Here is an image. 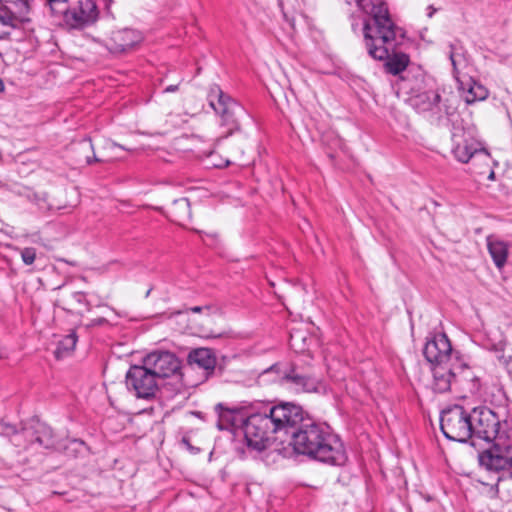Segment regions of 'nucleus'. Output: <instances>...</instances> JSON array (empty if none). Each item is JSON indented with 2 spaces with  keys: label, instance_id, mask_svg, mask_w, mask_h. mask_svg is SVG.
<instances>
[{
  "label": "nucleus",
  "instance_id": "obj_1",
  "mask_svg": "<svg viewBox=\"0 0 512 512\" xmlns=\"http://www.w3.org/2000/svg\"><path fill=\"white\" fill-rule=\"evenodd\" d=\"M291 434V445L298 454L333 466L345 464L347 455L344 445L326 424L309 417Z\"/></svg>",
  "mask_w": 512,
  "mask_h": 512
},
{
  "label": "nucleus",
  "instance_id": "obj_2",
  "mask_svg": "<svg viewBox=\"0 0 512 512\" xmlns=\"http://www.w3.org/2000/svg\"><path fill=\"white\" fill-rule=\"evenodd\" d=\"M371 15V19L364 23V39L369 55L376 60H387L386 68L387 71L393 75H398L404 72L409 64V56L404 53L396 52V47L400 44L404 37L403 30L397 27L389 16L388 9L386 8V18L390 21L391 27L389 30L393 32V35H388V41L382 39L385 36V32L372 31L370 36H366V27H375V11L368 13ZM382 30V28L380 29Z\"/></svg>",
  "mask_w": 512,
  "mask_h": 512
},
{
  "label": "nucleus",
  "instance_id": "obj_3",
  "mask_svg": "<svg viewBox=\"0 0 512 512\" xmlns=\"http://www.w3.org/2000/svg\"><path fill=\"white\" fill-rule=\"evenodd\" d=\"M399 90L408 95V104L418 113L429 114L440 119L450 115V107L441 103V96L432 79L421 72H406L398 82Z\"/></svg>",
  "mask_w": 512,
  "mask_h": 512
},
{
  "label": "nucleus",
  "instance_id": "obj_4",
  "mask_svg": "<svg viewBox=\"0 0 512 512\" xmlns=\"http://www.w3.org/2000/svg\"><path fill=\"white\" fill-rule=\"evenodd\" d=\"M433 389L438 393H445L452 387L468 390L471 393L478 391L479 380L473 375L471 369L458 362L447 365L433 366Z\"/></svg>",
  "mask_w": 512,
  "mask_h": 512
},
{
  "label": "nucleus",
  "instance_id": "obj_5",
  "mask_svg": "<svg viewBox=\"0 0 512 512\" xmlns=\"http://www.w3.org/2000/svg\"><path fill=\"white\" fill-rule=\"evenodd\" d=\"M511 432L501 434L492 446L479 454V464L488 471L499 474L498 483L506 478L512 479V441Z\"/></svg>",
  "mask_w": 512,
  "mask_h": 512
},
{
  "label": "nucleus",
  "instance_id": "obj_6",
  "mask_svg": "<svg viewBox=\"0 0 512 512\" xmlns=\"http://www.w3.org/2000/svg\"><path fill=\"white\" fill-rule=\"evenodd\" d=\"M451 152L455 159L461 163L472 162V166L491 162L489 152L481 146V143L473 136L470 130L461 126H453L451 135Z\"/></svg>",
  "mask_w": 512,
  "mask_h": 512
},
{
  "label": "nucleus",
  "instance_id": "obj_7",
  "mask_svg": "<svg viewBox=\"0 0 512 512\" xmlns=\"http://www.w3.org/2000/svg\"><path fill=\"white\" fill-rule=\"evenodd\" d=\"M274 372L278 379L289 385L297 392H319L322 386L321 381L310 373V368L302 366L297 362L289 364L276 363L264 370V374Z\"/></svg>",
  "mask_w": 512,
  "mask_h": 512
},
{
  "label": "nucleus",
  "instance_id": "obj_8",
  "mask_svg": "<svg viewBox=\"0 0 512 512\" xmlns=\"http://www.w3.org/2000/svg\"><path fill=\"white\" fill-rule=\"evenodd\" d=\"M440 428L447 439L466 442L473 438L472 410L461 405L447 407L441 412Z\"/></svg>",
  "mask_w": 512,
  "mask_h": 512
},
{
  "label": "nucleus",
  "instance_id": "obj_9",
  "mask_svg": "<svg viewBox=\"0 0 512 512\" xmlns=\"http://www.w3.org/2000/svg\"><path fill=\"white\" fill-rule=\"evenodd\" d=\"M473 438L486 442H494L501 434H507V423L501 422L499 417L487 407L472 409Z\"/></svg>",
  "mask_w": 512,
  "mask_h": 512
},
{
  "label": "nucleus",
  "instance_id": "obj_10",
  "mask_svg": "<svg viewBox=\"0 0 512 512\" xmlns=\"http://www.w3.org/2000/svg\"><path fill=\"white\" fill-rule=\"evenodd\" d=\"M208 101L213 110L221 117L222 125L228 127V134L239 129L238 118L244 114L242 106L225 94L217 85L210 88Z\"/></svg>",
  "mask_w": 512,
  "mask_h": 512
},
{
  "label": "nucleus",
  "instance_id": "obj_11",
  "mask_svg": "<svg viewBox=\"0 0 512 512\" xmlns=\"http://www.w3.org/2000/svg\"><path fill=\"white\" fill-rule=\"evenodd\" d=\"M158 378L142 362V365H133L126 373V387L129 392L139 399L151 400L159 389Z\"/></svg>",
  "mask_w": 512,
  "mask_h": 512
},
{
  "label": "nucleus",
  "instance_id": "obj_12",
  "mask_svg": "<svg viewBox=\"0 0 512 512\" xmlns=\"http://www.w3.org/2000/svg\"><path fill=\"white\" fill-rule=\"evenodd\" d=\"M243 430L247 445L258 451L264 450L271 436L277 433L268 413L250 415L243 423Z\"/></svg>",
  "mask_w": 512,
  "mask_h": 512
},
{
  "label": "nucleus",
  "instance_id": "obj_13",
  "mask_svg": "<svg viewBox=\"0 0 512 512\" xmlns=\"http://www.w3.org/2000/svg\"><path fill=\"white\" fill-rule=\"evenodd\" d=\"M268 414L275 426L276 432L285 431L286 433L290 429L293 431L297 430L299 426H302L306 418H309L301 406L290 402L271 407Z\"/></svg>",
  "mask_w": 512,
  "mask_h": 512
},
{
  "label": "nucleus",
  "instance_id": "obj_14",
  "mask_svg": "<svg viewBox=\"0 0 512 512\" xmlns=\"http://www.w3.org/2000/svg\"><path fill=\"white\" fill-rule=\"evenodd\" d=\"M99 10L95 0H75L66 12V23L72 28H82L98 19Z\"/></svg>",
  "mask_w": 512,
  "mask_h": 512
},
{
  "label": "nucleus",
  "instance_id": "obj_15",
  "mask_svg": "<svg viewBox=\"0 0 512 512\" xmlns=\"http://www.w3.org/2000/svg\"><path fill=\"white\" fill-rule=\"evenodd\" d=\"M423 354L432 366L450 364L449 362L452 359V346L446 334L437 333L431 338H428L423 349Z\"/></svg>",
  "mask_w": 512,
  "mask_h": 512
},
{
  "label": "nucleus",
  "instance_id": "obj_16",
  "mask_svg": "<svg viewBox=\"0 0 512 512\" xmlns=\"http://www.w3.org/2000/svg\"><path fill=\"white\" fill-rule=\"evenodd\" d=\"M158 378H167L175 374L180 368V362L174 353L169 351H154L143 358L142 361Z\"/></svg>",
  "mask_w": 512,
  "mask_h": 512
},
{
  "label": "nucleus",
  "instance_id": "obj_17",
  "mask_svg": "<svg viewBox=\"0 0 512 512\" xmlns=\"http://www.w3.org/2000/svg\"><path fill=\"white\" fill-rule=\"evenodd\" d=\"M143 40L141 32L124 28L113 31L105 40V47L111 54H123L132 51Z\"/></svg>",
  "mask_w": 512,
  "mask_h": 512
},
{
  "label": "nucleus",
  "instance_id": "obj_18",
  "mask_svg": "<svg viewBox=\"0 0 512 512\" xmlns=\"http://www.w3.org/2000/svg\"><path fill=\"white\" fill-rule=\"evenodd\" d=\"M347 4L352 5L355 4L360 10L365 13H370L375 11V24L376 28L367 26L366 27V36H370L372 31L381 32L384 31L386 34L382 36V39L388 41L389 36L393 35V32L389 30L391 27L390 21L386 18V6L383 3L376 4L374 0H344Z\"/></svg>",
  "mask_w": 512,
  "mask_h": 512
},
{
  "label": "nucleus",
  "instance_id": "obj_19",
  "mask_svg": "<svg viewBox=\"0 0 512 512\" xmlns=\"http://www.w3.org/2000/svg\"><path fill=\"white\" fill-rule=\"evenodd\" d=\"M31 8L28 0H13L0 7V22L12 28L29 23Z\"/></svg>",
  "mask_w": 512,
  "mask_h": 512
},
{
  "label": "nucleus",
  "instance_id": "obj_20",
  "mask_svg": "<svg viewBox=\"0 0 512 512\" xmlns=\"http://www.w3.org/2000/svg\"><path fill=\"white\" fill-rule=\"evenodd\" d=\"M218 414L217 427L219 430H231L243 425L245 419L239 409L225 407L222 403L216 405Z\"/></svg>",
  "mask_w": 512,
  "mask_h": 512
},
{
  "label": "nucleus",
  "instance_id": "obj_21",
  "mask_svg": "<svg viewBox=\"0 0 512 512\" xmlns=\"http://www.w3.org/2000/svg\"><path fill=\"white\" fill-rule=\"evenodd\" d=\"M188 361L206 371H213L216 365V357L209 348L194 349L189 353Z\"/></svg>",
  "mask_w": 512,
  "mask_h": 512
},
{
  "label": "nucleus",
  "instance_id": "obj_22",
  "mask_svg": "<svg viewBox=\"0 0 512 512\" xmlns=\"http://www.w3.org/2000/svg\"><path fill=\"white\" fill-rule=\"evenodd\" d=\"M30 432L33 433V431ZM34 434H36V443L40 446L46 449H61V445L55 440L53 431L47 424L36 420Z\"/></svg>",
  "mask_w": 512,
  "mask_h": 512
},
{
  "label": "nucleus",
  "instance_id": "obj_23",
  "mask_svg": "<svg viewBox=\"0 0 512 512\" xmlns=\"http://www.w3.org/2000/svg\"><path fill=\"white\" fill-rule=\"evenodd\" d=\"M168 216L171 221L182 224L191 216L190 202L187 198H179L173 201L168 210Z\"/></svg>",
  "mask_w": 512,
  "mask_h": 512
},
{
  "label": "nucleus",
  "instance_id": "obj_24",
  "mask_svg": "<svg viewBox=\"0 0 512 512\" xmlns=\"http://www.w3.org/2000/svg\"><path fill=\"white\" fill-rule=\"evenodd\" d=\"M488 251L498 268L504 266L508 256V246L504 241L498 240L493 237L487 238Z\"/></svg>",
  "mask_w": 512,
  "mask_h": 512
},
{
  "label": "nucleus",
  "instance_id": "obj_25",
  "mask_svg": "<svg viewBox=\"0 0 512 512\" xmlns=\"http://www.w3.org/2000/svg\"><path fill=\"white\" fill-rule=\"evenodd\" d=\"M449 58L453 66L454 77L459 80V75L468 67V58L461 47L450 44Z\"/></svg>",
  "mask_w": 512,
  "mask_h": 512
},
{
  "label": "nucleus",
  "instance_id": "obj_26",
  "mask_svg": "<svg viewBox=\"0 0 512 512\" xmlns=\"http://www.w3.org/2000/svg\"><path fill=\"white\" fill-rule=\"evenodd\" d=\"M77 336L75 333L66 335L63 339L58 342L57 348L54 352L57 359H61L70 354L76 346Z\"/></svg>",
  "mask_w": 512,
  "mask_h": 512
},
{
  "label": "nucleus",
  "instance_id": "obj_27",
  "mask_svg": "<svg viewBox=\"0 0 512 512\" xmlns=\"http://www.w3.org/2000/svg\"><path fill=\"white\" fill-rule=\"evenodd\" d=\"M488 96V90L480 83L473 82L472 85H470L467 96H466V102L467 103H473L475 101H481L486 99Z\"/></svg>",
  "mask_w": 512,
  "mask_h": 512
},
{
  "label": "nucleus",
  "instance_id": "obj_28",
  "mask_svg": "<svg viewBox=\"0 0 512 512\" xmlns=\"http://www.w3.org/2000/svg\"><path fill=\"white\" fill-rule=\"evenodd\" d=\"M67 0H47V3L50 6L51 11L57 15H63L64 20L66 21V12L69 10V6L67 5Z\"/></svg>",
  "mask_w": 512,
  "mask_h": 512
},
{
  "label": "nucleus",
  "instance_id": "obj_29",
  "mask_svg": "<svg viewBox=\"0 0 512 512\" xmlns=\"http://www.w3.org/2000/svg\"><path fill=\"white\" fill-rule=\"evenodd\" d=\"M35 421L36 420H32L31 422L26 424L19 434V436L23 437L28 444L36 443V434L30 432H34L35 430Z\"/></svg>",
  "mask_w": 512,
  "mask_h": 512
},
{
  "label": "nucleus",
  "instance_id": "obj_30",
  "mask_svg": "<svg viewBox=\"0 0 512 512\" xmlns=\"http://www.w3.org/2000/svg\"><path fill=\"white\" fill-rule=\"evenodd\" d=\"M20 255L25 265H32L36 259V249L33 247H25L20 250Z\"/></svg>",
  "mask_w": 512,
  "mask_h": 512
},
{
  "label": "nucleus",
  "instance_id": "obj_31",
  "mask_svg": "<svg viewBox=\"0 0 512 512\" xmlns=\"http://www.w3.org/2000/svg\"><path fill=\"white\" fill-rule=\"evenodd\" d=\"M80 145L82 148H89L90 150L93 151V156L90 157V156H86V163L87 164H92L93 162H104L106 161V159L104 158H101V157H98L95 153H94V147L91 143V140L90 139H84L80 142Z\"/></svg>",
  "mask_w": 512,
  "mask_h": 512
},
{
  "label": "nucleus",
  "instance_id": "obj_32",
  "mask_svg": "<svg viewBox=\"0 0 512 512\" xmlns=\"http://www.w3.org/2000/svg\"><path fill=\"white\" fill-rule=\"evenodd\" d=\"M475 167V172L477 174H480V175H483V174H486L488 173V179L489 180H493L494 177H495V173L494 171L490 168V163L488 164V166L484 165V164H477Z\"/></svg>",
  "mask_w": 512,
  "mask_h": 512
},
{
  "label": "nucleus",
  "instance_id": "obj_33",
  "mask_svg": "<svg viewBox=\"0 0 512 512\" xmlns=\"http://www.w3.org/2000/svg\"><path fill=\"white\" fill-rule=\"evenodd\" d=\"M72 297L77 303L84 304L88 311L91 310V308H92L91 303L86 299V294L84 292H80V291L74 292Z\"/></svg>",
  "mask_w": 512,
  "mask_h": 512
},
{
  "label": "nucleus",
  "instance_id": "obj_34",
  "mask_svg": "<svg viewBox=\"0 0 512 512\" xmlns=\"http://www.w3.org/2000/svg\"><path fill=\"white\" fill-rule=\"evenodd\" d=\"M503 363L510 375H512V348L503 355Z\"/></svg>",
  "mask_w": 512,
  "mask_h": 512
},
{
  "label": "nucleus",
  "instance_id": "obj_35",
  "mask_svg": "<svg viewBox=\"0 0 512 512\" xmlns=\"http://www.w3.org/2000/svg\"><path fill=\"white\" fill-rule=\"evenodd\" d=\"M211 309H212L211 306H194V307H191L189 310L194 313H200V312H204V311L209 313L211 311Z\"/></svg>",
  "mask_w": 512,
  "mask_h": 512
},
{
  "label": "nucleus",
  "instance_id": "obj_36",
  "mask_svg": "<svg viewBox=\"0 0 512 512\" xmlns=\"http://www.w3.org/2000/svg\"><path fill=\"white\" fill-rule=\"evenodd\" d=\"M183 80V78H180L179 82L177 84L169 85L164 89V93H172L176 92L179 88V83Z\"/></svg>",
  "mask_w": 512,
  "mask_h": 512
},
{
  "label": "nucleus",
  "instance_id": "obj_37",
  "mask_svg": "<svg viewBox=\"0 0 512 512\" xmlns=\"http://www.w3.org/2000/svg\"><path fill=\"white\" fill-rule=\"evenodd\" d=\"M231 162L228 160V159H225V160H222L220 162H213V165L216 166V167H226L230 164Z\"/></svg>",
  "mask_w": 512,
  "mask_h": 512
},
{
  "label": "nucleus",
  "instance_id": "obj_38",
  "mask_svg": "<svg viewBox=\"0 0 512 512\" xmlns=\"http://www.w3.org/2000/svg\"><path fill=\"white\" fill-rule=\"evenodd\" d=\"M7 356V352L5 348L0 344V358H5Z\"/></svg>",
  "mask_w": 512,
  "mask_h": 512
},
{
  "label": "nucleus",
  "instance_id": "obj_39",
  "mask_svg": "<svg viewBox=\"0 0 512 512\" xmlns=\"http://www.w3.org/2000/svg\"><path fill=\"white\" fill-rule=\"evenodd\" d=\"M10 35L9 32H5V31H0V40H3V39H6L8 38Z\"/></svg>",
  "mask_w": 512,
  "mask_h": 512
},
{
  "label": "nucleus",
  "instance_id": "obj_40",
  "mask_svg": "<svg viewBox=\"0 0 512 512\" xmlns=\"http://www.w3.org/2000/svg\"><path fill=\"white\" fill-rule=\"evenodd\" d=\"M6 428H7L6 433H8V434L9 433H16V429H15L14 426L9 425Z\"/></svg>",
  "mask_w": 512,
  "mask_h": 512
},
{
  "label": "nucleus",
  "instance_id": "obj_41",
  "mask_svg": "<svg viewBox=\"0 0 512 512\" xmlns=\"http://www.w3.org/2000/svg\"><path fill=\"white\" fill-rule=\"evenodd\" d=\"M429 13H428V16L429 17H432V15L434 14V12L436 11L432 6H429Z\"/></svg>",
  "mask_w": 512,
  "mask_h": 512
},
{
  "label": "nucleus",
  "instance_id": "obj_42",
  "mask_svg": "<svg viewBox=\"0 0 512 512\" xmlns=\"http://www.w3.org/2000/svg\"><path fill=\"white\" fill-rule=\"evenodd\" d=\"M5 89V85L2 79H0V92H3Z\"/></svg>",
  "mask_w": 512,
  "mask_h": 512
},
{
  "label": "nucleus",
  "instance_id": "obj_43",
  "mask_svg": "<svg viewBox=\"0 0 512 512\" xmlns=\"http://www.w3.org/2000/svg\"><path fill=\"white\" fill-rule=\"evenodd\" d=\"M175 315L178 316V317H185L186 316V314L184 312H182V311L176 312Z\"/></svg>",
  "mask_w": 512,
  "mask_h": 512
},
{
  "label": "nucleus",
  "instance_id": "obj_44",
  "mask_svg": "<svg viewBox=\"0 0 512 512\" xmlns=\"http://www.w3.org/2000/svg\"><path fill=\"white\" fill-rule=\"evenodd\" d=\"M110 147H111V148H114V147H118V146H117L115 143H111V144H110ZM119 147H120V148H122L121 146H119Z\"/></svg>",
  "mask_w": 512,
  "mask_h": 512
},
{
  "label": "nucleus",
  "instance_id": "obj_45",
  "mask_svg": "<svg viewBox=\"0 0 512 512\" xmlns=\"http://www.w3.org/2000/svg\"><path fill=\"white\" fill-rule=\"evenodd\" d=\"M183 442L187 444L188 448H191V445L185 439L183 440Z\"/></svg>",
  "mask_w": 512,
  "mask_h": 512
}]
</instances>
